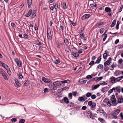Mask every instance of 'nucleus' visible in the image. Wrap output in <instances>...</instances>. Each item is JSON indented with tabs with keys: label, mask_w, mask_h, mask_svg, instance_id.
Listing matches in <instances>:
<instances>
[{
	"label": "nucleus",
	"mask_w": 123,
	"mask_h": 123,
	"mask_svg": "<svg viewBox=\"0 0 123 123\" xmlns=\"http://www.w3.org/2000/svg\"><path fill=\"white\" fill-rule=\"evenodd\" d=\"M54 85L55 86H58V83L56 82H54L53 84H50L48 85L49 87L51 90H56V89L57 87H53V86Z\"/></svg>",
	"instance_id": "2"
},
{
	"label": "nucleus",
	"mask_w": 123,
	"mask_h": 123,
	"mask_svg": "<svg viewBox=\"0 0 123 123\" xmlns=\"http://www.w3.org/2000/svg\"><path fill=\"white\" fill-rule=\"evenodd\" d=\"M110 80L112 83H115L117 82L116 78L113 76L111 77Z\"/></svg>",
	"instance_id": "7"
},
{
	"label": "nucleus",
	"mask_w": 123,
	"mask_h": 123,
	"mask_svg": "<svg viewBox=\"0 0 123 123\" xmlns=\"http://www.w3.org/2000/svg\"><path fill=\"white\" fill-rule=\"evenodd\" d=\"M109 69V68H107L106 66H104V70L105 71H107Z\"/></svg>",
	"instance_id": "59"
},
{
	"label": "nucleus",
	"mask_w": 123,
	"mask_h": 123,
	"mask_svg": "<svg viewBox=\"0 0 123 123\" xmlns=\"http://www.w3.org/2000/svg\"><path fill=\"white\" fill-rule=\"evenodd\" d=\"M119 22L118 21H117L116 27V28L117 30H118L119 29Z\"/></svg>",
	"instance_id": "31"
},
{
	"label": "nucleus",
	"mask_w": 123,
	"mask_h": 123,
	"mask_svg": "<svg viewBox=\"0 0 123 123\" xmlns=\"http://www.w3.org/2000/svg\"><path fill=\"white\" fill-rule=\"evenodd\" d=\"M123 60L122 59H120L118 61V63L120 64H121L123 62Z\"/></svg>",
	"instance_id": "49"
},
{
	"label": "nucleus",
	"mask_w": 123,
	"mask_h": 123,
	"mask_svg": "<svg viewBox=\"0 0 123 123\" xmlns=\"http://www.w3.org/2000/svg\"><path fill=\"white\" fill-rule=\"evenodd\" d=\"M69 89V88L68 87L65 86L62 89V91H63L64 90H68V89Z\"/></svg>",
	"instance_id": "35"
},
{
	"label": "nucleus",
	"mask_w": 123,
	"mask_h": 123,
	"mask_svg": "<svg viewBox=\"0 0 123 123\" xmlns=\"http://www.w3.org/2000/svg\"><path fill=\"white\" fill-rule=\"evenodd\" d=\"M72 55L75 57H77L79 56V54L77 52H75V53L73 52Z\"/></svg>",
	"instance_id": "17"
},
{
	"label": "nucleus",
	"mask_w": 123,
	"mask_h": 123,
	"mask_svg": "<svg viewBox=\"0 0 123 123\" xmlns=\"http://www.w3.org/2000/svg\"><path fill=\"white\" fill-rule=\"evenodd\" d=\"M68 97L69 98L72 99V93H69L68 96Z\"/></svg>",
	"instance_id": "29"
},
{
	"label": "nucleus",
	"mask_w": 123,
	"mask_h": 123,
	"mask_svg": "<svg viewBox=\"0 0 123 123\" xmlns=\"http://www.w3.org/2000/svg\"><path fill=\"white\" fill-rule=\"evenodd\" d=\"M82 97H83V99L84 101L86 100L87 98V97L85 95H84Z\"/></svg>",
	"instance_id": "57"
},
{
	"label": "nucleus",
	"mask_w": 123,
	"mask_h": 123,
	"mask_svg": "<svg viewBox=\"0 0 123 123\" xmlns=\"http://www.w3.org/2000/svg\"><path fill=\"white\" fill-rule=\"evenodd\" d=\"M91 98L92 99H94L96 97V96L95 95L93 94L92 95H91Z\"/></svg>",
	"instance_id": "47"
},
{
	"label": "nucleus",
	"mask_w": 123,
	"mask_h": 123,
	"mask_svg": "<svg viewBox=\"0 0 123 123\" xmlns=\"http://www.w3.org/2000/svg\"><path fill=\"white\" fill-rule=\"evenodd\" d=\"M105 11L107 12H110L111 11V9L110 8L108 7H106L105 8Z\"/></svg>",
	"instance_id": "14"
},
{
	"label": "nucleus",
	"mask_w": 123,
	"mask_h": 123,
	"mask_svg": "<svg viewBox=\"0 0 123 123\" xmlns=\"http://www.w3.org/2000/svg\"><path fill=\"white\" fill-rule=\"evenodd\" d=\"M63 8L64 9H65L67 8L66 3L64 2L62 4Z\"/></svg>",
	"instance_id": "32"
},
{
	"label": "nucleus",
	"mask_w": 123,
	"mask_h": 123,
	"mask_svg": "<svg viewBox=\"0 0 123 123\" xmlns=\"http://www.w3.org/2000/svg\"><path fill=\"white\" fill-rule=\"evenodd\" d=\"M116 24V20H114L112 22L111 25H110V27H113L114 26V25H115Z\"/></svg>",
	"instance_id": "18"
},
{
	"label": "nucleus",
	"mask_w": 123,
	"mask_h": 123,
	"mask_svg": "<svg viewBox=\"0 0 123 123\" xmlns=\"http://www.w3.org/2000/svg\"><path fill=\"white\" fill-rule=\"evenodd\" d=\"M2 66L6 69L9 67L7 65L4 63L2 64Z\"/></svg>",
	"instance_id": "23"
},
{
	"label": "nucleus",
	"mask_w": 123,
	"mask_h": 123,
	"mask_svg": "<svg viewBox=\"0 0 123 123\" xmlns=\"http://www.w3.org/2000/svg\"><path fill=\"white\" fill-rule=\"evenodd\" d=\"M92 78V77L90 75H87L86 77V78L88 80H89L91 79Z\"/></svg>",
	"instance_id": "43"
},
{
	"label": "nucleus",
	"mask_w": 123,
	"mask_h": 123,
	"mask_svg": "<svg viewBox=\"0 0 123 123\" xmlns=\"http://www.w3.org/2000/svg\"><path fill=\"white\" fill-rule=\"evenodd\" d=\"M120 71L119 70H116L114 73L115 75L117 76L120 74Z\"/></svg>",
	"instance_id": "16"
},
{
	"label": "nucleus",
	"mask_w": 123,
	"mask_h": 123,
	"mask_svg": "<svg viewBox=\"0 0 123 123\" xmlns=\"http://www.w3.org/2000/svg\"><path fill=\"white\" fill-rule=\"evenodd\" d=\"M63 100L66 104H68L69 102V101L67 97H65L64 98Z\"/></svg>",
	"instance_id": "15"
},
{
	"label": "nucleus",
	"mask_w": 123,
	"mask_h": 123,
	"mask_svg": "<svg viewBox=\"0 0 123 123\" xmlns=\"http://www.w3.org/2000/svg\"><path fill=\"white\" fill-rule=\"evenodd\" d=\"M104 24V23L103 22H99L97 23L96 24V25L97 26H99L100 25L103 24Z\"/></svg>",
	"instance_id": "38"
},
{
	"label": "nucleus",
	"mask_w": 123,
	"mask_h": 123,
	"mask_svg": "<svg viewBox=\"0 0 123 123\" xmlns=\"http://www.w3.org/2000/svg\"><path fill=\"white\" fill-rule=\"evenodd\" d=\"M18 78L20 79H21L23 78L21 73L20 72L18 74Z\"/></svg>",
	"instance_id": "28"
},
{
	"label": "nucleus",
	"mask_w": 123,
	"mask_h": 123,
	"mask_svg": "<svg viewBox=\"0 0 123 123\" xmlns=\"http://www.w3.org/2000/svg\"><path fill=\"white\" fill-rule=\"evenodd\" d=\"M103 111H104V110H97V113H101Z\"/></svg>",
	"instance_id": "42"
},
{
	"label": "nucleus",
	"mask_w": 123,
	"mask_h": 123,
	"mask_svg": "<svg viewBox=\"0 0 123 123\" xmlns=\"http://www.w3.org/2000/svg\"><path fill=\"white\" fill-rule=\"evenodd\" d=\"M103 65L101 64L98 65L97 67V68L99 69H103Z\"/></svg>",
	"instance_id": "25"
},
{
	"label": "nucleus",
	"mask_w": 123,
	"mask_h": 123,
	"mask_svg": "<svg viewBox=\"0 0 123 123\" xmlns=\"http://www.w3.org/2000/svg\"><path fill=\"white\" fill-rule=\"evenodd\" d=\"M15 62H16V63L17 64L18 63H20V61L18 59H15L14 60Z\"/></svg>",
	"instance_id": "56"
},
{
	"label": "nucleus",
	"mask_w": 123,
	"mask_h": 123,
	"mask_svg": "<svg viewBox=\"0 0 123 123\" xmlns=\"http://www.w3.org/2000/svg\"><path fill=\"white\" fill-rule=\"evenodd\" d=\"M101 61L99 59H97L95 62V64H98L100 63Z\"/></svg>",
	"instance_id": "53"
},
{
	"label": "nucleus",
	"mask_w": 123,
	"mask_h": 123,
	"mask_svg": "<svg viewBox=\"0 0 123 123\" xmlns=\"http://www.w3.org/2000/svg\"><path fill=\"white\" fill-rule=\"evenodd\" d=\"M23 36L24 37H22L23 38L26 39H27L28 38V36L26 34H24Z\"/></svg>",
	"instance_id": "30"
},
{
	"label": "nucleus",
	"mask_w": 123,
	"mask_h": 123,
	"mask_svg": "<svg viewBox=\"0 0 123 123\" xmlns=\"http://www.w3.org/2000/svg\"><path fill=\"white\" fill-rule=\"evenodd\" d=\"M34 29L36 31H37L38 30V27L36 24H35V26H34Z\"/></svg>",
	"instance_id": "50"
},
{
	"label": "nucleus",
	"mask_w": 123,
	"mask_h": 123,
	"mask_svg": "<svg viewBox=\"0 0 123 123\" xmlns=\"http://www.w3.org/2000/svg\"><path fill=\"white\" fill-rule=\"evenodd\" d=\"M123 8V5H121L120 8L119 10V12H120L122 10V9Z\"/></svg>",
	"instance_id": "46"
},
{
	"label": "nucleus",
	"mask_w": 123,
	"mask_h": 123,
	"mask_svg": "<svg viewBox=\"0 0 123 123\" xmlns=\"http://www.w3.org/2000/svg\"><path fill=\"white\" fill-rule=\"evenodd\" d=\"M6 69L7 71V73L9 75H11V71H10V69L9 67H8Z\"/></svg>",
	"instance_id": "20"
},
{
	"label": "nucleus",
	"mask_w": 123,
	"mask_h": 123,
	"mask_svg": "<svg viewBox=\"0 0 123 123\" xmlns=\"http://www.w3.org/2000/svg\"><path fill=\"white\" fill-rule=\"evenodd\" d=\"M47 37L48 39H51L52 37L51 32H47Z\"/></svg>",
	"instance_id": "11"
},
{
	"label": "nucleus",
	"mask_w": 123,
	"mask_h": 123,
	"mask_svg": "<svg viewBox=\"0 0 123 123\" xmlns=\"http://www.w3.org/2000/svg\"><path fill=\"white\" fill-rule=\"evenodd\" d=\"M87 107L85 106H83L82 107V109L83 110H85L86 109Z\"/></svg>",
	"instance_id": "60"
},
{
	"label": "nucleus",
	"mask_w": 123,
	"mask_h": 123,
	"mask_svg": "<svg viewBox=\"0 0 123 123\" xmlns=\"http://www.w3.org/2000/svg\"><path fill=\"white\" fill-rule=\"evenodd\" d=\"M63 27L62 26H60V28L59 29V30H61L63 32Z\"/></svg>",
	"instance_id": "51"
},
{
	"label": "nucleus",
	"mask_w": 123,
	"mask_h": 123,
	"mask_svg": "<svg viewBox=\"0 0 123 123\" xmlns=\"http://www.w3.org/2000/svg\"><path fill=\"white\" fill-rule=\"evenodd\" d=\"M17 65L18 66V67H20L21 66V62L20 61V63H18L17 64Z\"/></svg>",
	"instance_id": "63"
},
{
	"label": "nucleus",
	"mask_w": 123,
	"mask_h": 123,
	"mask_svg": "<svg viewBox=\"0 0 123 123\" xmlns=\"http://www.w3.org/2000/svg\"><path fill=\"white\" fill-rule=\"evenodd\" d=\"M37 44L38 45H42V43L39 42L38 41H37L36 42Z\"/></svg>",
	"instance_id": "54"
},
{
	"label": "nucleus",
	"mask_w": 123,
	"mask_h": 123,
	"mask_svg": "<svg viewBox=\"0 0 123 123\" xmlns=\"http://www.w3.org/2000/svg\"><path fill=\"white\" fill-rule=\"evenodd\" d=\"M104 31V29L103 28L100 29L99 30V32L100 33H102Z\"/></svg>",
	"instance_id": "44"
},
{
	"label": "nucleus",
	"mask_w": 123,
	"mask_h": 123,
	"mask_svg": "<svg viewBox=\"0 0 123 123\" xmlns=\"http://www.w3.org/2000/svg\"><path fill=\"white\" fill-rule=\"evenodd\" d=\"M116 90L117 92L120 93L121 92L120 87H116Z\"/></svg>",
	"instance_id": "26"
},
{
	"label": "nucleus",
	"mask_w": 123,
	"mask_h": 123,
	"mask_svg": "<svg viewBox=\"0 0 123 123\" xmlns=\"http://www.w3.org/2000/svg\"><path fill=\"white\" fill-rule=\"evenodd\" d=\"M11 25L13 27H14L16 26L15 24L14 23L12 22L11 23Z\"/></svg>",
	"instance_id": "52"
},
{
	"label": "nucleus",
	"mask_w": 123,
	"mask_h": 123,
	"mask_svg": "<svg viewBox=\"0 0 123 123\" xmlns=\"http://www.w3.org/2000/svg\"><path fill=\"white\" fill-rule=\"evenodd\" d=\"M25 122V120L23 119H21L19 121V123H24Z\"/></svg>",
	"instance_id": "36"
},
{
	"label": "nucleus",
	"mask_w": 123,
	"mask_h": 123,
	"mask_svg": "<svg viewBox=\"0 0 123 123\" xmlns=\"http://www.w3.org/2000/svg\"><path fill=\"white\" fill-rule=\"evenodd\" d=\"M15 62H16V63L17 64L18 63H20V61L18 59H15L14 60Z\"/></svg>",
	"instance_id": "55"
},
{
	"label": "nucleus",
	"mask_w": 123,
	"mask_h": 123,
	"mask_svg": "<svg viewBox=\"0 0 123 123\" xmlns=\"http://www.w3.org/2000/svg\"><path fill=\"white\" fill-rule=\"evenodd\" d=\"M108 56L109 55L106 53H105L103 54V57L104 59H106Z\"/></svg>",
	"instance_id": "22"
},
{
	"label": "nucleus",
	"mask_w": 123,
	"mask_h": 123,
	"mask_svg": "<svg viewBox=\"0 0 123 123\" xmlns=\"http://www.w3.org/2000/svg\"><path fill=\"white\" fill-rule=\"evenodd\" d=\"M100 85L99 84H98L97 85H95L94 86V87H92V90L96 89L98 88L99 86Z\"/></svg>",
	"instance_id": "21"
},
{
	"label": "nucleus",
	"mask_w": 123,
	"mask_h": 123,
	"mask_svg": "<svg viewBox=\"0 0 123 123\" xmlns=\"http://www.w3.org/2000/svg\"><path fill=\"white\" fill-rule=\"evenodd\" d=\"M98 120H99L100 122L101 123H103L104 121V119L101 118H98Z\"/></svg>",
	"instance_id": "48"
},
{
	"label": "nucleus",
	"mask_w": 123,
	"mask_h": 123,
	"mask_svg": "<svg viewBox=\"0 0 123 123\" xmlns=\"http://www.w3.org/2000/svg\"><path fill=\"white\" fill-rule=\"evenodd\" d=\"M117 104H117H112V102H111V101H109L107 103V105L109 106H116Z\"/></svg>",
	"instance_id": "9"
},
{
	"label": "nucleus",
	"mask_w": 123,
	"mask_h": 123,
	"mask_svg": "<svg viewBox=\"0 0 123 123\" xmlns=\"http://www.w3.org/2000/svg\"><path fill=\"white\" fill-rule=\"evenodd\" d=\"M15 82L16 84L18 86H19L20 84L17 79H16L15 80Z\"/></svg>",
	"instance_id": "27"
},
{
	"label": "nucleus",
	"mask_w": 123,
	"mask_h": 123,
	"mask_svg": "<svg viewBox=\"0 0 123 123\" xmlns=\"http://www.w3.org/2000/svg\"><path fill=\"white\" fill-rule=\"evenodd\" d=\"M110 100L111 101L112 104H117L116 103V99L114 95H112L111 96Z\"/></svg>",
	"instance_id": "3"
},
{
	"label": "nucleus",
	"mask_w": 123,
	"mask_h": 123,
	"mask_svg": "<svg viewBox=\"0 0 123 123\" xmlns=\"http://www.w3.org/2000/svg\"><path fill=\"white\" fill-rule=\"evenodd\" d=\"M28 4V6L29 8H30L31 6L32 0H27Z\"/></svg>",
	"instance_id": "12"
},
{
	"label": "nucleus",
	"mask_w": 123,
	"mask_h": 123,
	"mask_svg": "<svg viewBox=\"0 0 123 123\" xmlns=\"http://www.w3.org/2000/svg\"><path fill=\"white\" fill-rule=\"evenodd\" d=\"M92 94L91 93L87 92L86 94V96L87 97H89L91 96Z\"/></svg>",
	"instance_id": "34"
},
{
	"label": "nucleus",
	"mask_w": 123,
	"mask_h": 123,
	"mask_svg": "<svg viewBox=\"0 0 123 123\" xmlns=\"http://www.w3.org/2000/svg\"><path fill=\"white\" fill-rule=\"evenodd\" d=\"M119 39H117L115 41V44H117L119 42Z\"/></svg>",
	"instance_id": "64"
},
{
	"label": "nucleus",
	"mask_w": 123,
	"mask_h": 123,
	"mask_svg": "<svg viewBox=\"0 0 123 123\" xmlns=\"http://www.w3.org/2000/svg\"><path fill=\"white\" fill-rule=\"evenodd\" d=\"M90 6H91L92 8L93 7H96L97 6V5L96 4L94 5L93 4H90Z\"/></svg>",
	"instance_id": "39"
},
{
	"label": "nucleus",
	"mask_w": 123,
	"mask_h": 123,
	"mask_svg": "<svg viewBox=\"0 0 123 123\" xmlns=\"http://www.w3.org/2000/svg\"><path fill=\"white\" fill-rule=\"evenodd\" d=\"M58 4H55L54 5V7L55 9H56L58 8Z\"/></svg>",
	"instance_id": "61"
},
{
	"label": "nucleus",
	"mask_w": 123,
	"mask_h": 123,
	"mask_svg": "<svg viewBox=\"0 0 123 123\" xmlns=\"http://www.w3.org/2000/svg\"><path fill=\"white\" fill-rule=\"evenodd\" d=\"M78 99L79 101H84V100L83 99V98L82 97H80L78 98Z\"/></svg>",
	"instance_id": "33"
},
{
	"label": "nucleus",
	"mask_w": 123,
	"mask_h": 123,
	"mask_svg": "<svg viewBox=\"0 0 123 123\" xmlns=\"http://www.w3.org/2000/svg\"><path fill=\"white\" fill-rule=\"evenodd\" d=\"M32 12V10L31 9H30L28 13L25 14V16L26 17H29L31 14Z\"/></svg>",
	"instance_id": "10"
},
{
	"label": "nucleus",
	"mask_w": 123,
	"mask_h": 123,
	"mask_svg": "<svg viewBox=\"0 0 123 123\" xmlns=\"http://www.w3.org/2000/svg\"><path fill=\"white\" fill-rule=\"evenodd\" d=\"M36 15V12L35 10L34 9L33 10L32 13V15L31 16V18H34L35 17Z\"/></svg>",
	"instance_id": "13"
},
{
	"label": "nucleus",
	"mask_w": 123,
	"mask_h": 123,
	"mask_svg": "<svg viewBox=\"0 0 123 123\" xmlns=\"http://www.w3.org/2000/svg\"><path fill=\"white\" fill-rule=\"evenodd\" d=\"M120 111V110L119 109H118L112 112L111 113V115L114 116L115 118L116 119L117 118V115H118Z\"/></svg>",
	"instance_id": "1"
},
{
	"label": "nucleus",
	"mask_w": 123,
	"mask_h": 123,
	"mask_svg": "<svg viewBox=\"0 0 123 123\" xmlns=\"http://www.w3.org/2000/svg\"><path fill=\"white\" fill-rule=\"evenodd\" d=\"M64 42L65 44L67 45H68L69 44V42L68 41V40L67 38H66L64 40Z\"/></svg>",
	"instance_id": "24"
},
{
	"label": "nucleus",
	"mask_w": 123,
	"mask_h": 123,
	"mask_svg": "<svg viewBox=\"0 0 123 123\" xmlns=\"http://www.w3.org/2000/svg\"><path fill=\"white\" fill-rule=\"evenodd\" d=\"M103 79V77H99L97 79V80H98V81H99Z\"/></svg>",
	"instance_id": "62"
},
{
	"label": "nucleus",
	"mask_w": 123,
	"mask_h": 123,
	"mask_svg": "<svg viewBox=\"0 0 123 123\" xmlns=\"http://www.w3.org/2000/svg\"><path fill=\"white\" fill-rule=\"evenodd\" d=\"M29 83L28 81H26L24 84V86H26L29 84Z\"/></svg>",
	"instance_id": "41"
},
{
	"label": "nucleus",
	"mask_w": 123,
	"mask_h": 123,
	"mask_svg": "<svg viewBox=\"0 0 123 123\" xmlns=\"http://www.w3.org/2000/svg\"><path fill=\"white\" fill-rule=\"evenodd\" d=\"M118 103H121L123 102V98H119L118 99Z\"/></svg>",
	"instance_id": "19"
},
{
	"label": "nucleus",
	"mask_w": 123,
	"mask_h": 123,
	"mask_svg": "<svg viewBox=\"0 0 123 123\" xmlns=\"http://www.w3.org/2000/svg\"><path fill=\"white\" fill-rule=\"evenodd\" d=\"M122 79V78L121 76L118 77L116 78L117 81H119L121 80Z\"/></svg>",
	"instance_id": "37"
},
{
	"label": "nucleus",
	"mask_w": 123,
	"mask_h": 123,
	"mask_svg": "<svg viewBox=\"0 0 123 123\" xmlns=\"http://www.w3.org/2000/svg\"><path fill=\"white\" fill-rule=\"evenodd\" d=\"M90 16V15L89 14H86L83 15L82 18V20H85L88 18Z\"/></svg>",
	"instance_id": "6"
},
{
	"label": "nucleus",
	"mask_w": 123,
	"mask_h": 123,
	"mask_svg": "<svg viewBox=\"0 0 123 123\" xmlns=\"http://www.w3.org/2000/svg\"><path fill=\"white\" fill-rule=\"evenodd\" d=\"M56 45L57 47L58 48H60L61 45L59 43H57Z\"/></svg>",
	"instance_id": "58"
},
{
	"label": "nucleus",
	"mask_w": 123,
	"mask_h": 123,
	"mask_svg": "<svg viewBox=\"0 0 123 123\" xmlns=\"http://www.w3.org/2000/svg\"><path fill=\"white\" fill-rule=\"evenodd\" d=\"M94 63V62L93 61H91L89 63V65L90 66H92L93 65Z\"/></svg>",
	"instance_id": "40"
},
{
	"label": "nucleus",
	"mask_w": 123,
	"mask_h": 123,
	"mask_svg": "<svg viewBox=\"0 0 123 123\" xmlns=\"http://www.w3.org/2000/svg\"><path fill=\"white\" fill-rule=\"evenodd\" d=\"M42 80L45 83H49L50 81V80L47 79H46L44 77H43L42 78Z\"/></svg>",
	"instance_id": "8"
},
{
	"label": "nucleus",
	"mask_w": 123,
	"mask_h": 123,
	"mask_svg": "<svg viewBox=\"0 0 123 123\" xmlns=\"http://www.w3.org/2000/svg\"><path fill=\"white\" fill-rule=\"evenodd\" d=\"M17 119L16 118H13L11 119V121L12 122H15L17 121Z\"/></svg>",
	"instance_id": "45"
},
{
	"label": "nucleus",
	"mask_w": 123,
	"mask_h": 123,
	"mask_svg": "<svg viewBox=\"0 0 123 123\" xmlns=\"http://www.w3.org/2000/svg\"><path fill=\"white\" fill-rule=\"evenodd\" d=\"M88 105L93 108H94L96 106V103L94 102H93L91 101H89L88 103Z\"/></svg>",
	"instance_id": "4"
},
{
	"label": "nucleus",
	"mask_w": 123,
	"mask_h": 123,
	"mask_svg": "<svg viewBox=\"0 0 123 123\" xmlns=\"http://www.w3.org/2000/svg\"><path fill=\"white\" fill-rule=\"evenodd\" d=\"M109 60H107L105 62L104 64L105 66H106L110 64L111 63V61L112 60V58L111 57H110L108 59Z\"/></svg>",
	"instance_id": "5"
}]
</instances>
